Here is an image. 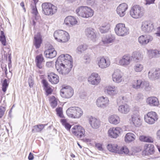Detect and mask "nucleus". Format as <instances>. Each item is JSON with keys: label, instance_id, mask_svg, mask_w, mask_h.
I'll use <instances>...</instances> for the list:
<instances>
[{"label": "nucleus", "instance_id": "obj_26", "mask_svg": "<svg viewBox=\"0 0 160 160\" xmlns=\"http://www.w3.org/2000/svg\"><path fill=\"white\" fill-rule=\"evenodd\" d=\"M115 39V37L113 35L111 34L102 37L101 43L106 46L108 44L112 43Z\"/></svg>", "mask_w": 160, "mask_h": 160}, {"label": "nucleus", "instance_id": "obj_35", "mask_svg": "<svg viewBox=\"0 0 160 160\" xmlns=\"http://www.w3.org/2000/svg\"><path fill=\"white\" fill-rule=\"evenodd\" d=\"M148 54L150 58L153 57H160V52L157 50H148Z\"/></svg>", "mask_w": 160, "mask_h": 160}, {"label": "nucleus", "instance_id": "obj_43", "mask_svg": "<svg viewBox=\"0 0 160 160\" xmlns=\"http://www.w3.org/2000/svg\"><path fill=\"white\" fill-rule=\"evenodd\" d=\"M141 79L133 80L132 82V86L134 89H139L140 88L141 84Z\"/></svg>", "mask_w": 160, "mask_h": 160}, {"label": "nucleus", "instance_id": "obj_31", "mask_svg": "<svg viewBox=\"0 0 160 160\" xmlns=\"http://www.w3.org/2000/svg\"><path fill=\"white\" fill-rule=\"evenodd\" d=\"M118 110L120 113L126 114L129 112L130 108L128 105L125 104L119 105L118 108Z\"/></svg>", "mask_w": 160, "mask_h": 160}, {"label": "nucleus", "instance_id": "obj_25", "mask_svg": "<svg viewBox=\"0 0 160 160\" xmlns=\"http://www.w3.org/2000/svg\"><path fill=\"white\" fill-rule=\"evenodd\" d=\"M89 122L91 127L93 129L98 128L101 125V121L99 119L92 116L89 118Z\"/></svg>", "mask_w": 160, "mask_h": 160}, {"label": "nucleus", "instance_id": "obj_64", "mask_svg": "<svg viewBox=\"0 0 160 160\" xmlns=\"http://www.w3.org/2000/svg\"><path fill=\"white\" fill-rule=\"evenodd\" d=\"M28 158L29 160H32L33 159V154L30 152L28 157Z\"/></svg>", "mask_w": 160, "mask_h": 160}, {"label": "nucleus", "instance_id": "obj_13", "mask_svg": "<svg viewBox=\"0 0 160 160\" xmlns=\"http://www.w3.org/2000/svg\"><path fill=\"white\" fill-rule=\"evenodd\" d=\"M123 130L120 127H112L108 130V134L111 138H116L122 133Z\"/></svg>", "mask_w": 160, "mask_h": 160}, {"label": "nucleus", "instance_id": "obj_39", "mask_svg": "<svg viewBox=\"0 0 160 160\" xmlns=\"http://www.w3.org/2000/svg\"><path fill=\"white\" fill-rule=\"evenodd\" d=\"M144 69L143 65L140 63H136L133 66V70L136 72H141Z\"/></svg>", "mask_w": 160, "mask_h": 160}, {"label": "nucleus", "instance_id": "obj_5", "mask_svg": "<svg viewBox=\"0 0 160 160\" xmlns=\"http://www.w3.org/2000/svg\"><path fill=\"white\" fill-rule=\"evenodd\" d=\"M68 116L73 118H79L83 114L82 109L78 107H72L68 108L66 111Z\"/></svg>", "mask_w": 160, "mask_h": 160}, {"label": "nucleus", "instance_id": "obj_61", "mask_svg": "<svg viewBox=\"0 0 160 160\" xmlns=\"http://www.w3.org/2000/svg\"><path fill=\"white\" fill-rule=\"evenodd\" d=\"M42 83L43 86H44V88H46L47 87H48L49 86H48V83L46 80H43Z\"/></svg>", "mask_w": 160, "mask_h": 160}, {"label": "nucleus", "instance_id": "obj_12", "mask_svg": "<svg viewBox=\"0 0 160 160\" xmlns=\"http://www.w3.org/2000/svg\"><path fill=\"white\" fill-rule=\"evenodd\" d=\"M88 81L90 84L97 86L101 82V77L98 73H93L88 77Z\"/></svg>", "mask_w": 160, "mask_h": 160}, {"label": "nucleus", "instance_id": "obj_30", "mask_svg": "<svg viewBox=\"0 0 160 160\" xmlns=\"http://www.w3.org/2000/svg\"><path fill=\"white\" fill-rule=\"evenodd\" d=\"M45 57L47 58H53L55 57L57 54L56 51L53 48H48L44 52Z\"/></svg>", "mask_w": 160, "mask_h": 160}, {"label": "nucleus", "instance_id": "obj_17", "mask_svg": "<svg viewBox=\"0 0 160 160\" xmlns=\"http://www.w3.org/2000/svg\"><path fill=\"white\" fill-rule=\"evenodd\" d=\"M110 60L108 58L101 57L98 60L97 64L98 67L101 69H105L110 65Z\"/></svg>", "mask_w": 160, "mask_h": 160}, {"label": "nucleus", "instance_id": "obj_29", "mask_svg": "<svg viewBox=\"0 0 160 160\" xmlns=\"http://www.w3.org/2000/svg\"><path fill=\"white\" fill-rule=\"evenodd\" d=\"M146 102L151 106H158L159 104L158 99L155 97H148L147 99Z\"/></svg>", "mask_w": 160, "mask_h": 160}, {"label": "nucleus", "instance_id": "obj_24", "mask_svg": "<svg viewBox=\"0 0 160 160\" xmlns=\"http://www.w3.org/2000/svg\"><path fill=\"white\" fill-rule=\"evenodd\" d=\"M148 77L151 80L157 79L160 78V69H152L148 72Z\"/></svg>", "mask_w": 160, "mask_h": 160}, {"label": "nucleus", "instance_id": "obj_38", "mask_svg": "<svg viewBox=\"0 0 160 160\" xmlns=\"http://www.w3.org/2000/svg\"><path fill=\"white\" fill-rule=\"evenodd\" d=\"M110 25L108 23L102 24L99 28V31L102 33L107 32L110 29Z\"/></svg>", "mask_w": 160, "mask_h": 160}, {"label": "nucleus", "instance_id": "obj_6", "mask_svg": "<svg viewBox=\"0 0 160 160\" xmlns=\"http://www.w3.org/2000/svg\"><path fill=\"white\" fill-rule=\"evenodd\" d=\"M42 12L46 15L54 14L57 10V7L50 3L44 2L42 5Z\"/></svg>", "mask_w": 160, "mask_h": 160}, {"label": "nucleus", "instance_id": "obj_57", "mask_svg": "<svg viewBox=\"0 0 160 160\" xmlns=\"http://www.w3.org/2000/svg\"><path fill=\"white\" fill-rule=\"evenodd\" d=\"M153 141V139L152 137L149 136H146L145 142L152 143V142Z\"/></svg>", "mask_w": 160, "mask_h": 160}, {"label": "nucleus", "instance_id": "obj_20", "mask_svg": "<svg viewBox=\"0 0 160 160\" xmlns=\"http://www.w3.org/2000/svg\"><path fill=\"white\" fill-rule=\"evenodd\" d=\"M132 58L130 56L125 55L123 56L119 60L118 64L122 66L127 67L131 62Z\"/></svg>", "mask_w": 160, "mask_h": 160}, {"label": "nucleus", "instance_id": "obj_7", "mask_svg": "<svg viewBox=\"0 0 160 160\" xmlns=\"http://www.w3.org/2000/svg\"><path fill=\"white\" fill-rule=\"evenodd\" d=\"M115 33L118 36L124 37L129 33V29L125 26L124 24L119 23L117 24L114 28Z\"/></svg>", "mask_w": 160, "mask_h": 160}, {"label": "nucleus", "instance_id": "obj_32", "mask_svg": "<svg viewBox=\"0 0 160 160\" xmlns=\"http://www.w3.org/2000/svg\"><path fill=\"white\" fill-rule=\"evenodd\" d=\"M35 62L37 66L39 69L42 68L45 61L42 54L37 55L35 58Z\"/></svg>", "mask_w": 160, "mask_h": 160}, {"label": "nucleus", "instance_id": "obj_62", "mask_svg": "<svg viewBox=\"0 0 160 160\" xmlns=\"http://www.w3.org/2000/svg\"><path fill=\"white\" fill-rule=\"evenodd\" d=\"M155 34L157 36L160 37V27L157 28V32Z\"/></svg>", "mask_w": 160, "mask_h": 160}, {"label": "nucleus", "instance_id": "obj_23", "mask_svg": "<svg viewBox=\"0 0 160 160\" xmlns=\"http://www.w3.org/2000/svg\"><path fill=\"white\" fill-rule=\"evenodd\" d=\"M86 36L92 40L94 41L97 37V32L96 30L91 28H87L85 31Z\"/></svg>", "mask_w": 160, "mask_h": 160}, {"label": "nucleus", "instance_id": "obj_34", "mask_svg": "<svg viewBox=\"0 0 160 160\" xmlns=\"http://www.w3.org/2000/svg\"><path fill=\"white\" fill-rule=\"evenodd\" d=\"M34 44L37 48H39L42 42V37L39 33L36 34L34 37Z\"/></svg>", "mask_w": 160, "mask_h": 160}, {"label": "nucleus", "instance_id": "obj_1", "mask_svg": "<svg viewBox=\"0 0 160 160\" xmlns=\"http://www.w3.org/2000/svg\"><path fill=\"white\" fill-rule=\"evenodd\" d=\"M72 67V59L68 54L60 55L56 62V67L57 71L63 75L68 73Z\"/></svg>", "mask_w": 160, "mask_h": 160}, {"label": "nucleus", "instance_id": "obj_48", "mask_svg": "<svg viewBox=\"0 0 160 160\" xmlns=\"http://www.w3.org/2000/svg\"><path fill=\"white\" fill-rule=\"evenodd\" d=\"M134 58L137 60H141L143 58V56L139 52H134Z\"/></svg>", "mask_w": 160, "mask_h": 160}, {"label": "nucleus", "instance_id": "obj_33", "mask_svg": "<svg viewBox=\"0 0 160 160\" xmlns=\"http://www.w3.org/2000/svg\"><path fill=\"white\" fill-rule=\"evenodd\" d=\"M48 78L49 81L52 84H56L59 81L58 76L53 73H51L48 75Z\"/></svg>", "mask_w": 160, "mask_h": 160}, {"label": "nucleus", "instance_id": "obj_42", "mask_svg": "<svg viewBox=\"0 0 160 160\" xmlns=\"http://www.w3.org/2000/svg\"><path fill=\"white\" fill-rule=\"evenodd\" d=\"M108 149L110 152L118 153V146L116 144H109L107 146Z\"/></svg>", "mask_w": 160, "mask_h": 160}, {"label": "nucleus", "instance_id": "obj_47", "mask_svg": "<svg viewBox=\"0 0 160 160\" xmlns=\"http://www.w3.org/2000/svg\"><path fill=\"white\" fill-rule=\"evenodd\" d=\"M129 152V150L128 148L124 146L121 148V149L118 150V153L120 154H127Z\"/></svg>", "mask_w": 160, "mask_h": 160}, {"label": "nucleus", "instance_id": "obj_45", "mask_svg": "<svg viewBox=\"0 0 160 160\" xmlns=\"http://www.w3.org/2000/svg\"><path fill=\"white\" fill-rule=\"evenodd\" d=\"M61 122L62 124L68 130H69L71 128V125L67 122V121L65 119H61Z\"/></svg>", "mask_w": 160, "mask_h": 160}, {"label": "nucleus", "instance_id": "obj_50", "mask_svg": "<svg viewBox=\"0 0 160 160\" xmlns=\"http://www.w3.org/2000/svg\"><path fill=\"white\" fill-rule=\"evenodd\" d=\"M57 114L60 118L63 117L62 110L61 107H58L56 109Z\"/></svg>", "mask_w": 160, "mask_h": 160}, {"label": "nucleus", "instance_id": "obj_55", "mask_svg": "<svg viewBox=\"0 0 160 160\" xmlns=\"http://www.w3.org/2000/svg\"><path fill=\"white\" fill-rule=\"evenodd\" d=\"M44 89L45 90L47 95L52 93V89L49 86L44 88Z\"/></svg>", "mask_w": 160, "mask_h": 160}, {"label": "nucleus", "instance_id": "obj_2", "mask_svg": "<svg viewBox=\"0 0 160 160\" xmlns=\"http://www.w3.org/2000/svg\"><path fill=\"white\" fill-rule=\"evenodd\" d=\"M145 12V8L142 6L135 5L131 8L130 14L132 18L138 19L142 17L144 15Z\"/></svg>", "mask_w": 160, "mask_h": 160}, {"label": "nucleus", "instance_id": "obj_59", "mask_svg": "<svg viewBox=\"0 0 160 160\" xmlns=\"http://www.w3.org/2000/svg\"><path fill=\"white\" fill-rule=\"evenodd\" d=\"M6 76L7 78L9 79H10L11 78L12 75V73L10 71V70H9V72H7V73L6 74Z\"/></svg>", "mask_w": 160, "mask_h": 160}, {"label": "nucleus", "instance_id": "obj_60", "mask_svg": "<svg viewBox=\"0 0 160 160\" xmlns=\"http://www.w3.org/2000/svg\"><path fill=\"white\" fill-rule=\"evenodd\" d=\"M146 138V136L142 135L139 137V139L141 141L145 142Z\"/></svg>", "mask_w": 160, "mask_h": 160}, {"label": "nucleus", "instance_id": "obj_14", "mask_svg": "<svg viewBox=\"0 0 160 160\" xmlns=\"http://www.w3.org/2000/svg\"><path fill=\"white\" fill-rule=\"evenodd\" d=\"M109 103V99L106 97H100L97 99L96 101V104L97 106L103 109L108 107Z\"/></svg>", "mask_w": 160, "mask_h": 160}, {"label": "nucleus", "instance_id": "obj_11", "mask_svg": "<svg viewBox=\"0 0 160 160\" xmlns=\"http://www.w3.org/2000/svg\"><path fill=\"white\" fill-rule=\"evenodd\" d=\"M130 123L135 127H139L142 124V118L139 113L132 115L129 119Z\"/></svg>", "mask_w": 160, "mask_h": 160}, {"label": "nucleus", "instance_id": "obj_63", "mask_svg": "<svg viewBox=\"0 0 160 160\" xmlns=\"http://www.w3.org/2000/svg\"><path fill=\"white\" fill-rule=\"evenodd\" d=\"M80 98L82 99L86 100L87 99V97L85 94H82L80 95Z\"/></svg>", "mask_w": 160, "mask_h": 160}, {"label": "nucleus", "instance_id": "obj_21", "mask_svg": "<svg viewBox=\"0 0 160 160\" xmlns=\"http://www.w3.org/2000/svg\"><path fill=\"white\" fill-rule=\"evenodd\" d=\"M78 22L75 17L72 16H68L65 18L63 24L68 27H72L76 25Z\"/></svg>", "mask_w": 160, "mask_h": 160}, {"label": "nucleus", "instance_id": "obj_53", "mask_svg": "<svg viewBox=\"0 0 160 160\" xmlns=\"http://www.w3.org/2000/svg\"><path fill=\"white\" fill-rule=\"evenodd\" d=\"M102 145L100 143H98L96 144V147L97 149L99 151H102L104 150Z\"/></svg>", "mask_w": 160, "mask_h": 160}, {"label": "nucleus", "instance_id": "obj_52", "mask_svg": "<svg viewBox=\"0 0 160 160\" xmlns=\"http://www.w3.org/2000/svg\"><path fill=\"white\" fill-rule=\"evenodd\" d=\"M32 7V12L33 14H34L36 16L38 15V12L37 11V8H36V5H33L31 4Z\"/></svg>", "mask_w": 160, "mask_h": 160}, {"label": "nucleus", "instance_id": "obj_4", "mask_svg": "<svg viewBox=\"0 0 160 160\" xmlns=\"http://www.w3.org/2000/svg\"><path fill=\"white\" fill-rule=\"evenodd\" d=\"M55 39L58 42L62 43L68 42L70 39L69 33L65 31L59 30L55 31L53 34Z\"/></svg>", "mask_w": 160, "mask_h": 160}, {"label": "nucleus", "instance_id": "obj_36", "mask_svg": "<svg viewBox=\"0 0 160 160\" xmlns=\"http://www.w3.org/2000/svg\"><path fill=\"white\" fill-rule=\"evenodd\" d=\"M136 136L133 133L129 132L127 133L124 138V141L127 143H129L135 140Z\"/></svg>", "mask_w": 160, "mask_h": 160}, {"label": "nucleus", "instance_id": "obj_58", "mask_svg": "<svg viewBox=\"0 0 160 160\" xmlns=\"http://www.w3.org/2000/svg\"><path fill=\"white\" fill-rule=\"evenodd\" d=\"M28 82L29 87L30 88L32 87L34 84V82L32 78H29Z\"/></svg>", "mask_w": 160, "mask_h": 160}, {"label": "nucleus", "instance_id": "obj_49", "mask_svg": "<svg viewBox=\"0 0 160 160\" xmlns=\"http://www.w3.org/2000/svg\"><path fill=\"white\" fill-rule=\"evenodd\" d=\"M8 86V80L7 79H4L2 84V90L4 92H6Z\"/></svg>", "mask_w": 160, "mask_h": 160}, {"label": "nucleus", "instance_id": "obj_56", "mask_svg": "<svg viewBox=\"0 0 160 160\" xmlns=\"http://www.w3.org/2000/svg\"><path fill=\"white\" fill-rule=\"evenodd\" d=\"M146 2L144 3L145 5L147 6L154 3L155 0H145Z\"/></svg>", "mask_w": 160, "mask_h": 160}, {"label": "nucleus", "instance_id": "obj_28", "mask_svg": "<svg viewBox=\"0 0 160 160\" xmlns=\"http://www.w3.org/2000/svg\"><path fill=\"white\" fill-rule=\"evenodd\" d=\"M108 121L110 123L114 125L118 124L120 121L119 117L116 114L110 115L108 118Z\"/></svg>", "mask_w": 160, "mask_h": 160}, {"label": "nucleus", "instance_id": "obj_51", "mask_svg": "<svg viewBox=\"0 0 160 160\" xmlns=\"http://www.w3.org/2000/svg\"><path fill=\"white\" fill-rule=\"evenodd\" d=\"M5 111L6 107L5 106H0V118L3 116Z\"/></svg>", "mask_w": 160, "mask_h": 160}, {"label": "nucleus", "instance_id": "obj_44", "mask_svg": "<svg viewBox=\"0 0 160 160\" xmlns=\"http://www.w3.org/2000/svg\"><path fill=\"white\" fill-rule=\"evenodd\" d=\"M87 48V46L86 44H82L79 46L76 49V52L78 54H81Z\"/></svg>", "mask_w": 160, "mask_h": 160}, {"label": "nucleus", "instance_id": "obj_18", "mask_svg": "<svg viewBox=\"0 0 160 160\" xmlns=\"http://www.w3.org/2000/svg\"><path fill=\"white\" fill-rule=\"evenodd\" d=\"M128 8V5L126 3L120 4L116 8L117 13L120 17H123L126 14Z\"/></svg>", "mask_w": 160, "mask_h": 160}, {"label": "nucleus", "instance_id": "obj_46", "mask_svg": "<svg viewBox=\"0 0 160 160\" xmlns=\"http://www.w3.org/2000/svg\"><path fill=\"white\" fill-rule=\"evenodd\" d=\"M1 35L0 36V40L2 43L3 46L6 45V39L5 35L3 31H1Z\"/></svg>", "mask_w": 160, "mask_h": 160}, {"label": "nucleus", "instance_id": "obj_22", "mask_svg": "<svg viewBox=\"0 0 160 160\" xmlns=\"http://www.w3.org/2000/svg\"><path fill=\"white\" fill-rule=\"evenodd\" d=\"M106 90L108 95L113 97L117 95L118 90L117 87L114 85H109L106 88Z\"/></svg>", "mask_w": 160, "mask_h": 160}, {"label": "nucleus", "instance_id": "obj_41", "mask_svg": "<svg viewBox=\"0 0 160 160\" xmlns=\"http://www.w3.org/2000/svg\"><path fill=\"white\" fill-rule=\"evenodd\" d=\"M45 126V125L42 124L35 125L32 127V131L33 133L41 132L44 128Z\"/></svg>", "mask_w": 160, "mask_h": 160}, {"label": "nucleus", "instance_id": "obj_37", "mask_svg": "<svg viewBox=\"0 0 160 160\" xmlns=\"http://www.w3.org/2000/svg\"><path fill=\"white\" fill-rule=\"evenodd\" d=\"M141 83L140 88H142L147 91H150L151 90V87L148 81L142 80Z\"/></svg>", "mask_w": 160, "mask_h": 160}, {"label": "nucleus", "instance_id": "obj_9", "mask_svg": "<svg viewBox=\"0 0 160 160\" xmlns=\"http://www.w3.org/2000/svg\"><path fill=\"white\" fill-rule=\"evenodd\" d=\"M123 76V73L120 69H115L112 75V80L115 83H120L124 81Z\"/></svg>", "mask_w": 160, "mask_h": 160}, {"label": "nucleus", "instance_id": "obj_54", "mask_svg": "<svg viewBox=\"0 0 160 160\" xmlns=\"http://www.w3.org/2000/svg\"><path fill=\"white\" fill-rule=\"evenodd\" d=\"M143 96L141 93H138L135 96V98L137 100H139L140 99H142Z\"/></svg>", "mask_w": 160, "mask_h": 160}, {"label": "nucleus", "instance_id": "obj_16", "mask_svg": "<svg viewBox=\"0 0 160 160\" xmlns=\"http://www.w3.org/2000/svg\"><path fill=\"white\" fill-rule=\"evenodd\" d=\"M72 132L73 134L78 138L84 137L85 134V131L82 126L76 125L72 129Z\"/></svg>", "mask_w": 160, "mask_h": 160}, {"label": "nucleus", "instance_id": "obj_27", "mask_svg": "<svg viewBox=\"0 0 160 160\" xmlns=\"http://www.w3.org/2000/svg\"><path fill=\"white\" fill-rule=\"evenodd\" d=\"M154 150V147L153 145L150 144H146L144 147L142 154L145 155L152 154L153 153Z\"/></svg>", "mask_w": 160, "mask_h": 160}, {"label": "nucleus", "instance_id": "obj_19", "mask_svg": "<svg viewBox=\"0 0 160 160\" xmlns=\"http://www.w3.org/2000/svg\"><path fill=\"white\" fill-rule=\"evenodd\" d=\"M153 39L152 37L148 34L142 35L139 37L138 40L139 43L142 45H146Z\"/></svg>", "mask_w": 160, "mask_h": 160}, {"label": "nucleus", "instance_id": "obj_8", "mask_svg": "<svg viewBox=\"0 0 160 160\" xmlns=\"http://www.w3.org/2000/svg\"><path fill=\"white\" fill-rule=\"evenodd\" d=\"M141 29L143 32L149 33L155 29V24L151 21L144 20L141 22Z\"/></svg>", "mask_w": 160, "mask_h": 160}, {"label": "nucleus", "instance_id": "obj_40", "mask_svg": "<svg viewBox=\"0 0 160 160\" xmlns=\"http://www.w3.org/2000/svg\"><path fill=\"white\" fill-rule=\"evenodd\" d=\"M58 99L53 96L49 97V102L51 107L53 108H56L58 104Z\"/></svg>", "mask_w": 160, "mask_h": 160}, {"label": "nucleus", "instance_id": "obj_15", "mask_svg": "<svg viewBox=\"0 0 160 160\" xmlns=\"http://www.w3.org/2000/svg\"><path fill=\"white\" fill-rule=\"evenodd\" d=\"M73 92L72 88L70 86L64 87L60 91L61 96L66 98H68L72 97L73 94Z\"/></svg>", "mask_w": 160, "mask_h": 160}, {"label": "nucleus", "instance_id": "obj_10", "mask_svg": "<svg viewBox=\"0 0 160 160\" xmlns=\"http://www.w3.org/2000/svg\"><path fill=\"white\" fill-rule=\"evenodd\" d=\"M144 119L146 123L152 124L158 120V116L156 112H150L144 115Z\"/></svg>", "mask_w": 160, "mask_h": 160}, {"label": "nucleus", "instance_id": "obj_3", "mask_svg": "<svg viewBox=\"0 0 160 160\" xmlns=\"http://www.w3.org/2000/svg\"><path fill=\"white\" fill-rule=\"evenodd\" d=\"M76 12L78 16L84 18L91 17L94 14L93 11L91 8L83 6L78 8Z\"/></svg>", "mask_w": 160, "mask_h": 160}]
</instances>
